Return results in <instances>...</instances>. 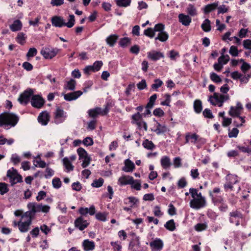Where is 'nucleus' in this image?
Listing matches in <instances>:
<instances>
[{
  "label": "nucleus",
  "mask_w": 251,
  "mask_h": 251,
  "mask_svg": "<svg viewBox=\"0 0 251 251\" xmlns=\"http://www.w3.org/2000/svg\"><path fill=\"white\" fill-rule=\"evenodd\" d=\"M34 91L32 89H28L20 95L18 100L21 104H26L33 95Z\"/></svg>",
  "instance_id": "8"
},
{
  "label": "nucleus",
  "mask_w": 251,
  "mask_h": 251,
  "mask_svg": "<svg viewBox=\"0 0 251 251\" xmlns=\"http://www.w3.org/2000/svg\"><path fill=\"white\" fill-rule=\"evenodd\" d=\"M206 205L205 199H199L194 198L190 202V206L191 208L199 209L204 207Z\"/></svg>",
  "instance_id": "10"
},
{
  "label": "nucleus",
  "mask_w": 251,
  "mask_h": 251,
  "mask_svg": "<svg viewBox=\"0 0 251 251\" xmlns=\"http://www.w3.org/2000/svg\"><path fill=\"white\" fill-rule=\"evenodd\" d=\"M101 108L99 107H97L95 108L89 110L88 114L90 117L95 119L98 115H101Z\"/></svg>",
  "instance_id": "27"
},
{
  "label": "nucleus",
  "mask_w": 251,
  "mask_h": 251,
  "mask_svg": "<svg viewBox=\"0 0 251 251\" xmlns=\"http://www.w3.org/2000/svg\"><path fill=\"white\" fill-rule=\"evenodd\" d=\"M202 115L205 118L212 119L214 118L211 111L208 108H205L203 111Z\"/></svg>",
  "instance_id": "59"
},
{
  "label": "nucleus",
  "mask_w": 251,
  "mask_h": 251,
  "mask_svg": "<svg viewBox=\"0 0 251 251\" xmlns=\"http://www.w3.org/2000/svg\"><path fill=\"white\" fill-rule=\"evenodd\" d=\"M157 98V95L154 94L150 98L149 102L147 103L145 108H152L154 105L155 100Z\"/></svg>",
  "instance_id": "41"
},
{
  "label": "nucleus",
  "mask_w": 251,
  "mask_h": 251,
  "mask_svg": "<svg viewBox=\"0 0 251 251\" xmlns=\"http://www.w3.org/2000/svg\"><path fill=\"white\" fill-rule=\"evenodd\" d=\"M150 247L152 250L157 251H161L164 246L162 240L159 238H156L150 243Z\"/></svg>",
  "instance_id": "14"
},
{
  "label": "nucleus",
  "mask_w": 251,
  "mask_h": 251,
  "mask_svg": "<svg viewBox=\"0 0 251 251\" xmlns=\"http://www.w3.org/2000/svg\"><path fill=\"white\" fill-rule=\"evenodd\" d=\"M124 202L126 204L131 203V207H133L137 205L139 201L138 199L134 197H129L124 200Z\"/></svg>",
  "instance_id": "28"
},
{
  "label": "nucleus",
  "mask_w": 251,
  "mask_h": 251,
  "mask_svg": "<svg viewBox=\"0 0 251 251\" xmlns=\"http://www.w3.org/2000/svg\"><path fill=\"white\" fill-rule=\"evenodd\" d=\"M131 0H117L116 4L119 7H127L130 5Z\"/></svg>",
  "instance_id": "49"
},
{
  "label": "nucleus",
  "mask_w": 251,
  "mask_h": 251,
  "mask_svg": "<svg viewBox=\"0 0 251 251\" xmlns=\"http://www.w3.org/2000/svg\"><path fill=\"white\" fill-rule=\"evenodd\" d=\"M153 214L156 217H161L163 215V213L160 210V207L158 205H156L153 208Z\"/></svg>",
  "instance_id": "60"
},
{
  "label": "nucleus",
  "mask_w": 251,
  "mask_h": 251,
  "mask_svg": "<svg viewBox=\"0 0 251 251\" xmlns=\"http://www.w3.org/2000/svg\"><path fill=\"white\" fill-rule=\"evenodd\" d=\"M148 57L151 60L155 61L164 57L163 53L155 50L149 51L147 53Z\"/></svg>",
  "instance_id": "17"
},
{
  "label": "nucleus",
  "mask_w": 251,
  "mask_h": 251,
  "mask_svg": "<svg viewBox=\"0 0 251 251\" xmlns=\"http://www.w3.org/2000/svg\"><path fill=\"white\" fill-rule=\"evenodd\" d=\"M133 182V177L130 176H122L118 179V184L120 186L130 184Z\"/></svg>",
  "instance_id": "16"
},
{
  "label": "nucleus",
  "mask_w": 251,
  "mask_h": 251,
  "mask_svg": "<svg viewBox=\"0 0 251 251\" xmlns=\"http://www.w3.org/2000/svg\"><path fill=\"white\" fill-rule=\"evenodd\" d=\"M142 114L139 112L132 116V120L136 122L139 126H141L142 125V122H140V121L142 119Z\"/></svg>",
  "instance_id": "39"
},
{
  "label": "nucleus",
  "mask_w": 251,
  "mask_h": 251,
  "mask_svg": "<svg viewBox=\"0 0 251 251\" xmlns=\"http://www.w3.org/2000/svg\"><path fill=\"white\" fill-rule=\"evenodd\" d=\"M17 171L16 169L12 168V171L10 170H8L7 172V176L9 178L10 182H11L14 176L17 174Z\"/></svg>",
  "instance_id": "57"
},
{
  "label": "nucleus",
  "mask_w": 251,
  "mask_h": 251,
  "mask_svg": "<svg viewBox=\"0 0 251 251\" xmlns=\"http://www.w3.org/2000/svg\"><path fill=\"white\" fill-rule=\"evenodd\" d=\"M244 219V214L238 209L233 210L229 213V222L236 226H239Z\"/></svg>",
  "instance_id": "4"
},
{
  "label": "nucleus",
  "mask_w": 251,
  "mask_h": 251,
  "mask_svg": "<svg viewBox=\"0 0 251 251\" xmlns=\"http://www.w3.org/2000/svg\"><path fill=\"white\" fill-rule=\"evenodd\" d=\"M104 182V180L102 178H100L98 179H95L93 181V183H92L91 185L93 187L96 188H99L101 187Z\"/></svg>",
  "instance_id": "54"
},
{
  "label": "nucleus",
  "mask_w": 251,
  "mask_h": 251,
  "mask_svg": "<svg viewBox=\"0 0 251 251\" xmlns=\"http://www.w3.org/2000/svg\"><path fill=\"white\" fill-rule=\"evenodd\" d=\"M156 123V128L154 130V131L157 135H159L162 133H164L167 131V127L165 125H161L158 123L155 119L153 120Z\"/></svg>",
  "instance_id": "24"
},
{
  "label": "nucleus",
  "mask_w": 251,
  "mask_h": 251,
  "mask_svg": "<svg viewBox=\"0 0 251 251\" xmlns=\"http://www.w3.org/2000/svg\"><path fill=\"white\" fill-rule=\"evenodd\" d=\"M113 105L114 104L111 102H107L105 105L104 108L103 110L101 109L102 112L101 113V116L106 115L109 112L110 109L113 107Z\"/></svg>",
  "instance_id": "45"
},
{
  "label": "nucleus",
  "mask_w": 251,
  "mask_h": 251,
  "mask_svg": "<svg viewBox=\"0 0 251 251\" xmlns=\"http://www.w3.org/2000/svg\"><path fill=\"white\" fill-rule=\"evenodd\" d=\"M52 184L53 187L55 189H59L61 187L62 185V182L60 179V178L58 177H55L53 178L52 180Z\"/></svg>",
  "instance_id": "55"
},
{
  "label": "nucleus",
  "mask_w": 251,
  "mask_h": 251,
  "mask_svg": "<svg viewBox=\"0 0 251 251\" xmlns=\"http://www.w3.org/2000/svg\"><path fill=\"white\" fill-rule=\"evenodd\" d=\"M209 196L211 197L213 202L215 205H217L218 204H220L223 201H224L223 198L221 197H214L213 195L211 192V191H209Z\"/></svg>",
  "instance_id": "48"
},
{
  "label": "nucleus",
  "mask_w": 251,
  "mask_h": 251,
  "mask_svg": "<svg viewBox=\"0 0 251 251\" xmlns=\"http://www.w3.org/2000/svg\"><path fill=\"white\" fill-rule=\"evenodd\" d=\"M82 245L85 251H92L95 247V242L93 241H89L88 239L84 240Z\"/></svg>",
  "instance_id": "23"
},
{
  "label": "nucleus",
  "mask_w": 251,
  "mask_h": 251,
  "mask_svg": "<svg viewBox=\"0 0 251 251\" xmlns=\"http://www.w3.org/2000/svg\"><path fill=\"white\" fill-rule=\"evenodd\" d=\"M202 29L205 32H209L211 30V26L210 25V21L206 19L202 23L201 25Z\"/></svg>",
  "instance_id": "36"
},
{
  "label": "nucleus",
  "mask_w": 251,
  "mask_h": 251,
  "mask_svg": "<svg viewBox=\"0 0 251 251\" xmlns=\"http://www.w3.org/2000/svg\"><path fill=\"white\" fill-rule=\"evenodd\" d=\"M52 25L55 27H62L66 26L68 28L72 27L75 24V18L74 15H69V19L67 23L65 22L63 17L59 16H53L51 19Z\"/></svg>",
  "instance_id": "3"
},
{
  "label": "nucleus",
  "mask_w": 251,
  "mask_h": 251,
  "mask_svg": "<svg viewBox=\"0 0 251 251\" xmlns=\"http://www.w3.org/2000/svg\"><path fill=\"white\" fill-rule=\"evenodd\" d=\"M194 110L197 114L201 113L202 110V102L200 100H196L194 102Z\"/></svg>",
  "instance_id": "29"
},
{
  "label": "nucleus",
  "mask_w": 251,
  "mask_h": 251,
  "mask_svg": "<svg viewBox=\"0 0 251 251\" xmlns=\"http://www.w3.org/2000/svg\"><path fill=\"white\" fill-rule=\"evenodd\" d=\"M32 106L34 108L40 109L45 103V100L39 95H33L30 100Z\"/></svg>",
  "instance_id": "7"
},
{
  "label": "nucleus",
  "mask_w": 251,
  "mask_h": 251,
  "mask_svg": "<svg viewBox=\"0 0 251 251\" xmlns=\"http://www.w3.org/2000/svg\"><path fill=\"white\" fill-rule=\"evenodd\" d=\"M199 135L196 133H191L188 132L185 135V144H187L190 141L191 143L195 144L198 141Z\"/></svg>",
  "instance_id": "19"
},
{
  "label": "nucleus",
  "mask_w": 251,
  "mask_h": 251,
  "mask_svg": "<svg viewBox=\"0 0 251 251\" xmlns=\"http://www.w3.org/2000/svg\"><path fill=\"white\" fill-rule=\"evenodd\" d=\"M178 20L179 22L185 26L189 25L192 21V19L189 15L182 13L179 14Z\"/></svg>",
  "instance_id": "18"
},
{
  "label": "nucleus",
  "mask_w": 251,
  "mask_h": 251,
  "mask_svg": "<svg viewBox=\"0 0 251 251\" xmlns=\"http://www.w3.org/2000/svg\"><path fill=\"white\" fill-rule=\"evenodd\" d=\"M76 84V81L72 78L67 82V84L64 86V88L71 91H73L75 88Z\"/></svg>",
  "instance_id": "38"
},
{
  "label": "nucleus",
  "mask_w": 251,
  "mask_h": 251,
  "mask_svg": "<svg viewBox=\"0 0 251 251\" xmlns=\"http://www.w3.org/2000/svg\"><path fill=\"white\" fill-rule=\"evenodd\" d=\"M187 12L191 16H194L197 14L196 8L194 5L192 4L188 5L187 8Z\"/></svg>",
  "instance_id": "47"
},
{
  "label": "nucleus",
  "mask_w": 251,
  "mask_h": 251,
  "mask_svg": "<svg viewBox=\"0 0 251 251\" xmlns=\"http://www.w3.org/2000/svg\"><path fill=\"white\" fill-rule=\"evenodd\" d=\"M19 121V117L15 113L4 112L0 114V126L9 129L16 126Z\"/></svg>",
  "instance_id": "1"
},
{
  "label": "nucleus",
  "mask_w": 251,
  "mask_h": 251,
  "mask_svg": "<svg viewBox=\"0 0 251 251\" xmlns=\"http://www.w3.org/2000/svg\"><path fill=\"white\" fill-rule=\"evenodd\" d=\"M218 6V2H215L211 4L206 5L204 8V13L208 14L212 11L215 10Z\"/></svg>",
  "instance_id": "30"
},
{
  "label": "nucleus",
  "mask_w": 251,
  "mask_h": 251,
  "mask_svg": "<svg viewBox=\"0 0 251 251\" xmlns=\"http://www.w3.org/2000/svg\"><path fill=\"white\" fill-rule=\"evenodd\" d=\"M154 81L155 83L152 84L151 86V88L153 90H157L163 84V81L159 79H155Z\"/></svg>",
  "instance_id": "56"
},
{
  "label": "nucleus",
  "mask_w": 251,
  "mask_h": 251,
  "mask_svg": "<svg viewBox=\"0 0 251 251\" xmlns=\"http://www.w3.org/2000/svg\"><path fill=\"white\" fill-rule=\"evenodd\" d=\"M27 208L28 209H31L35 216L36 213L41 211V204H37L36 202H29L27 204Z\"/></svg>",
  "instance_id": "22"
},
{
  "label": "nucleus",
  "mask_w": 251,
  "mask_h": 251,
  "mask_svg": "<svg viewBox=\"0 0 251 251\" xmlns=\"http://www.w3.org/2000/svg\"><path fill=\"white\" fill-rule=\"evenodd\" d=\"M226 182L224 184L225 190L227 192L229 190L231 191L239 192L241 190L239 181L236 176L228 175L226 176Z\"/></svg>",
  "instance_id": "2"
},
{
  "label": "nucleus",
  "mask_w": 251,
  "mask_h": 251,
  "mask_svg": "<svg viewBox=\"0 0 251 251\" xmlns=\"http://www.w3.org/2000/svg\"><path fill=\"white\" fill-rule=\"evenodd\" d=\"M142 145L144 148L149 150H152L155 148L153 143L148 139L145 140L142 143Z\"/></svg>",
  "instance_id": "34"
},
{
  "label": "nucleus",
  "mask_w": 251,
  "mask_h": 251,
  "mask_svg": "<svg viewBox=\"0 0 251 251\" xmlns=\"http://www.w3.org/2000/svg\"><path fill=\"white\" fill-rule=\"evenodd\" d=\"M57 49L50 50L49 48H45L41 51V54L46 59H51L57 53Z\"/></svg>",
  "instance_id": "11"
},
{
  "label": "nucleus",
  "mask_w": 251,
  "mask_h": 251,
  "mask_svg": "<svg viewBox=\"0 0 251 251\" xmlns=\"http://www.w3.org/2000/svg\"><path fill=\"white\" fill-rule=\"evenodd\" d=\"M243 109L242 104L238 101L237 102L236 106H230L228 114L232 117H239Z\"/></svg>",
  "instance_id": "9"
},
{
  "label": "nucleus",
  "mask_w": 251,
  "mask_h": 251,
  "mask_svg": "<svg viewBox=\"0 0 251 251\" xmlns=\"http://www.w3.org/2000/svg\"><path fill=\"white\" fill-rule=\"evenodd\" d=\"M8 191V185L5 182H0V194L3 195Z\"/></svg>",
  "instance_id": "50"
},
{
  "label": "nucleus",
  "mask_w": 251,
  "mask_h": 251,
  "mask_svg": "<svg viewBox=\"0 0 251 251\" xmlns=\"http://www.w3.org/2000/svg\"><path fill=\"white\" fill-rule=\"evenodd\" d=\"M32 223L30 222V220L29 221L22 222V220L21 219L19 221H14L12 223V226L14 227L18 226L19 230L21 232L25 233L27 232L30 229V226Z\"/></svg>",
  "instance_id": "5"
},
{
  "label": "nucleus",
  "mask_w": 251,
  "mask_h": 251,
  "mask_svg": "<svg viewBox=\"0 0 251 251\" xmlns=\"http://www.w3.org/2000/svg\"><path fill=\"white\" fill-rule=\"evenodd\" d=\"M63 163L68 172L73 171L74 166L72 165L68 157H66L63 159Z\"/></svg>",
  "instance_id": "31"
},
{
  "label": "nucleus",
  "mask_w": 251,
  "mask_h": 251,
  "mask_svg": "<svg viewBox=\"0 0 251 251\" xmlns=\"http://www.w3.org/2000/svg\"><path fill=\"white\" fill-rule=\"evenodd\" d=\"M131 44V39L128 37H123L120 39L119 45L122 48H125Z\"/></svg>",
  "instance_id": "33"
},
{
  "label": "nucleus",
  "mask_w": 251,
  "mask_h": 251,
  "mask_svg": "<svg viewBox=\"0 0 251 251\" xmlns=\"http://www.w3.org/2000/svg\"><path fill=\"white\" fill-rule=\"evenodd\" d=\"M131 188L136 190L139 191L141 189V180L138 179H134L133 178V182L130 184Z\"/></svg>",
  "instance_id": "46"
},
{
  "label": "nucleus",
  "mask_w": 251,
  "mask_h": 251,
  "mask_svg": "<svg viewBox=\"0 0 251 251\" xmlns=\"http://www.w3.org/2000/svg\"><path fill=\"white\" fill-rule=\"evenodd\" d=\"M164 226L167 229L171 231H174L176 228V224L173 219L167 221L164 225Z\"/></svg>",
  "instance_id": "35"
},
{
  "label": "nucleus",
  "mask_w": 251,
  "mask_h": 251,
  "mask_svg": "<svg viewBox=\"0 0 251 251\" xmlns=\"http://www.w3.org/2000/svg\"><path fill=\"white\" fill-rule=\"evenodd\" d=\"M131 235L135 236L129 243V247L133 248L135 246H139L140 245L139 237L136 236L135 233H132Z\"/></svg>",
  "instance_id": "42"
},
{
  "label": "nucleus",
  "mask_w": 251,
  "mask_h": 251,
  "mask_svg": "<svg viewBox=\"0 0 251 251\" xmlns=\"http://www.w3.org/2000/svg\"><path fill=\"white\" fill-rule=\"evenodd\" d=\"M77 153L79 156V159H82L83 158H86V157H89L88 156L87 152L86 151V150L81 148L79 147L77 150Z\"/></svg>",
  "instance_id": "40"
},
{
  "label": "nucleus",
  "mask_w": 251,
  "mask_h": 251,
  "mask_svg": "<svg viewBox=\"0 0 251 251\" xmlns=\"http://www.w3.org/2000/svg\"><path fill=\"white\" fill-rule=\"evenodd\" d=\"M229 52L233 56H237L239 53L237 47L235 46H231L230 48Z\"/></svg>",
  "instance_id": "62"
},
{
  "label": "nucleus",
  "mask_w": 251,
  "mask_h": 251,
  "mask_svg": "<svg viewBox=\"0 0 251 251\" xmlns=\"http://www.w3.org/2000/svg\"><path fill=\"white\" fill-rule=\"evenodd\" d=\"M25 34L23 32H19L16 37V41L21 45H23L25 43Z\"/></svg>",
  "instance_id": "43"
},
{
  "label": "nucleus",
  "mask_w": 251,
  "mask_h": 251,
  "mask_svg": "<svg viewBox=\"0 0 251 251\" xmlns=\"http://www.w3.org/2000/svg\"><path fill=\"white\" fill-rule=\"evenodd\" d=\"M164 114V112L161 108H156L153 111V114L158 117L163 116Z\"/></svg>",
  "instance_id": "63"
},
{
  "label": "nucleus",
  "mask_w": 251,
  "mask_h": 251,
  "mask_svg": "<svg viewBox=\"0 0 251 251\" xmlns=\"http://www.w3.org/2000/svg\"><path fill=\"white\" fill-rule=\"evenodd\" d=\"M22 23L19 20L14 21L12 25H10V28L13 32L20 30L22 28Z\"/></svg>",
  "instance_id": "26"
},
{
  "label": "nucleus",
  "mask_w": 251,
  "mask_h": 251,
  "mask_svg": "<svg viewBox=\"0 0 251 251\" xmlns=\"http://www.w3.org/2000/svg\"><path fill=\"white\" fill-rule=\"evenodd\" d=\"M210 78L212 81L217 83H220L222 81V79L220 77L214 72L210 74Z\"/></svg>",
  "instance_id": "53"
},
{
  "label": "nucleus",
  "mask_w": 251,
  "mask_h": 251,
  "mask_svg": "<svg viewBox=\"0 0 251 251\" xmlns=\"http://www.w3.org/2000/svg\"><path fill=\"white\" fill-rule=\"evenodd\" d=\"M22 181L23 177L22 176L17 173L10 183L11 185H13L17 182H21Z\"/></svg>",
  "instance_id": "61"
},
{
  "label": "nucleus",
  "mask_w": 251,
  "mask_h": 251,
  "mask_svg": "<svg viewBox=\"0 0 251 251\" xmlns=\"http://www.w3.org/2000/svg\"><path fill=\"white\" fill-rule=\"evenodd\" d=\"M169 38V34L166 31L159 32L157 36L155 38V40H159L164 42L166 41Z\"/></svg>",
  "instance_id": "32"
},
{
  "label": "nucleus",
  "mask_w": 251,
  "mask_h": 251,
  "mask_svg": "<svg viewBox=\"0 0 251 251\" xmlns=\"http://www.w3.org/2000/svg\"><path fill=\"white\" fill-rule=\"evenodd\" d=\"M164 98H165V100L161 102V105L170 106V103L171 101V95L169 94H165L164 95Z\"/></svg>",
  "instance_id": "58"
},
{
  "label": "nucleus",
  "mask_w": 251,
  "mask_h": 251,
  "mask_svg": "<svg viewBox=\"0 0 251 251\" xmlns=\"http://www.w3.org/2000/svg\"><path fill=\"white\" fill-rule=\"evenodd\" d=\"M37 53V50L35 48H30L26 56L27 57H32L35 56Z\"/></svg>",
  "instance_id": "64"
},
{
  "label": "nucleus",
  "mask_w": 251,
  "mask_h": 251,
  "mask_svg": "<svg viewBox=\"0 0 251 251\" xmlns=\"http://www.w3.org/2000/svg\"><path fill=\"white\" fill-rule=\"evenodd\" d=\"M89 225V223H88L87 221L84 220L82 217H79L76 218L75 221V226L81 231H82L86 228Z\"/></svg>",
  "instance_id": "13"
},
{
  "label": "nucleus",
  "mask_w": 251,
  "mask_h": 251,
  "mask_svg": "<svg viewBox=\"0 0 251 251\" xmlns=\"http://www.w3.org/2000/svg\"><path fill=\"white\" fill-rule=\"evenodd\" d=\"M35 215L33 214V213L31 211V209H29V211H26V212L24 213L22 215V220L24 218H27V220L26 221H29L30 220L31 223H32V221L33 219L34 218Z\"/></svg>",
  "instance_id": "37"
},
{
  "label": "nucleus",
  "mask_w": 251,
  "mask_h": 251,
  "mask_svg": "<svg viewBox=\"0 0 251 251\" xmlns=\"http://www.w3.org/2000/svg\"><path fill=\"white\" fill-rule=\"evenodd\" d=\"M82 94V91L78 90L64 95V99L67 101L76 100Z\"/></svg>",
  "instance_id": "15"
},
{
  "label": "nucleus",
  "mask_w": 251,
  "mask_h": 251,
  "mask_svg": "<svg viewBox=\"0 0 251 251\" xmlns=\"http://www.w3.org/2000/svg\"><path fill=\"white\" fill-rule=\"evenodd\" d=\"M213 105L218 104L219 107H222L225 102L224 95L219 94L214 92L213 96H210L208 100Z\"/></svg>",
  "instance_id": "6"
},
{
  "label": "nucleus",
  "mask_w": 251,
  "mask_h": 251,
  "mask_svg": "<svg viewBox=\"0 0 251 251\" xmlns=\"http://www.w3.org/2000/svg\"><path fill=\"white\" fill-rule=\"evenodd\" d=\"M65 113L63 109L59 107H57L56 109L55 112L54 113V118L55 119H60L63 117H65L64 116Z\"/></svg>",
  "instance_id": "44"
},
{
  "label": "nucleus",
  "mask_w": 251,
  "mask_h": 251,
  "mask_svg": "<svg viewBox=\"0 0 251 251\" xmlns=\"http://www.w3.org/2000/svg\"><path fill=\"white\" fill-rule=\"evenodd\" d=\"M135 167L134 163L129 159H127L125 161V166L123 168L122 170L126 172H131Z\"/></svg>",
  "instance_id": "20"
},
{
  "label": "nucleus",
  "mask_w": 251,
  "mask_h": 251,
  "mask_svg": "<svg viewBox=\"0 0 251 251\" xmlns=\"http://www.w3.org/2000/svg\"><path fill=\"white\" fill-rule=\"evenodd\" d=\"M161 166L163 169H167L172 165L170 158L168 156H163L160 160Z\"/></svg>",
  "instance_id": "25"
},
{
  "label": "nucleus",
  "mask_w": 251,
  "mask_h": 251,
  "mask_svg": "<svg viewBox=\"0 0 251 251\" xmlns=\"http://www.w3.org/2000/svg\"><path fill=\"white\" fill-rule=\"evenodd\" d=\"M119 36L117 34H111L108 36L105 41L107 45L110 47H113L115 46L118 39Z\"/></svg>",
  "instance_id": "21"
},
{
  "label": "nucleus",
  "mask_w": 251,
  "mask_h": 251,
  "mask_svg": "<svg viewBox=\"0 0 251 251\" xmlns=\"http://www.w3.org/2000/svg\"><path fill=\"white\" fill-rule=\"evenodd\" d=\"M207 228V225L206 223H198L195 226V229L197 231H201L205 230Z\"/></svg>",
  "instance_id": "52"
},
{
  "label": "nucleus",
  "mask_w": 251,
  "mask_h": 251,
  "mask_svg": "<svg viewBox=\"0 0 251 251\" xmlns=\"http://www.w3.org/2000/svg\"><path fill=\"white\" fill-rule=\"evenodd\" d=\"M50 116L47 111L40 113L38 117V121L43 126H46L50 121Z\"/></svg>",
  "instance_id": "12"
},
{
  "label": "nucleus",
  "mask_w": 251,
  "mask_h": 251,
  "mask_svg": "<svg viewBox=\"0 0 251 251\" xmlns=\"http://www.w3.org/2000/svg\"><path fill=\"white\" fill-rule=\"evenodd\" d=\"M144 33L146 36L150 37V38H152L155 36V31L154 30V28H152L151 27H149L145 29L144 31Z\"/></svg>",
  "instance_id": "51"
}]
</instances>
